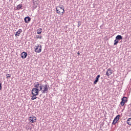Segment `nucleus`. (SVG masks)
<instances>
[{"instance_id":"6","label":"nucleus","mask_w":131,"mask_h":131,"mask_svg":"<svg viewBox=\"0 0 131 131\" xmlns=\"http://www.w3.org/2000/svg\"><path fill=\"white\" fill-rule=\"evenodd\" d=\"M43 89L44 90H42L41 91L42 94H46L49 92V88H48V85L45 84Z\"/></svg>"},{"instance_id":"26","label":"nucleus","mask_w":131,"mask_h":131,"mask_svg":"<svg viewBox=\"0 0 131 131\" xmlns=\"http://www.w3.org/2000/svg\"><path fill=\"white\" fill-rule=\"evenodd\" d=\"M77 55H78V56H80V53L79 52H78L77 53Z\"/></svg>"},{"instance_id":"14","label":"nucleus","mask_w":131,"mask_h":131,"mask_svg":"<svg viewBox=\"0 0 131 131\" xmlns=\"http://www.w3.org/2000/svg\"><path fill=\"white\" fill-rule=\"evenodd\" d=\"M119 118H120V115H118L114 118V120H115V121H117V122L118 121V120H119Z\"/></svg>"},{"instance_id":"13","label":"nucleus","mask_w":131,"mask_h":131,"mask_svg":"<svg viewBox=\"0 0 131 131\" xmlns=\"http://www.w3.org/2000/svg\"><path fill=\"white\" fill-rule=\"evenodd\" d=\"M122 36L120 35H118L116 37V39H117L118 40H121V39H122Z\"/></svg>"},{"instance_id":"22","label":"nucleus","mask_w":131,"mask_h":131,"mask_svg":"<svg viewBox=\"0 0 131 131\" xmlns=\"http://www.w3.org/2000/svg\"><path fill=\"white\" fill-rule=\"evenodd\" d=\"M81 25V21H78V27H79Z\"/></svg>"},{"instance_id":"19","label":"nucleus","mask_w":131,"mask_h":131,"mask_svg":"<svg viewBox=\"0 0 131 131\" xmlns=\"http://www.w3.org/2000/svg\"><path fill=\"white\" fill-rule=\"evenodd\" d=\"M118 42H119V41L118 39H116L114 40V46H116L118 43Z\"/></svg>"},{"instance_id":"27","label":"nucleus","mask_w":131,"mask_h":131,"mask_svg":"<svg viewBox=\"0 0 131 131\" xmlns=\"http://www.w3.org/2000/svg\"><path fill=\"white\" fill-rule=\"evenodd\" d=\"M29 129H31V128H29Z\"/></svg>"},{"instance_id":"24","label":"nucleus","mask_w":131,"mask_h":131,"mask_svg":"<svg viewBox=\"0 0 131 131\" xmlns=\"http://www.w3.org/2000/svg\"><path fill=\"white\" fill-rule=\"evenodd\" d=\"M10 77H11L10 74H7L6 75V78H7V79H8V78H10Z\"/></svg>"},{"instance_id":"15","label":"nucleus","mask_w":131,"mask_h":131,"mask_svg":"<svg viewBox=\"0 0 131 131\" xmlns=\"http://www.w3.org/2000/svg\"><path fill=\"white\" fill-rule=\"evenodd\" d=\"M41 32H42V29L39 28L37 30V34H41Z\"/></svg>"},{"instance_id":"4","label":"nucleus","mask_w":131,"mask_h":131,"mask_svg":"<svg viewBox=\"0 0 131 131\" xmlns=\"http://www.w3.org/2000/svg\"><path fill=\"white\" fill-rule=\"evenodd\" d=\"M29 121L31 123H34V122H36V117L34 116H32V117H29Z\"/></svg>"},{"instance_id":"16","label":"nucleus","mask_w":131,"mask_h":131,"mask_svg":"<svg viewBox=\"0 0 131 131\" xmlns=\"http://www.w3.org/2000/svg\"><path fill=\"white\" fill-rule=\"evenodd\" d=\"M36 96H38L36 94H33V96H31V100H35V99H37V97H36Z\"/></svg>"},{"instance_id":"3","label":"nucleus","mask_w":131,"mask_h":131,"mask_svg":"<svg viewBox=\"0 0 131 131\" xmlns=\"http://www.w3.org/2000/svg\"><path fill=\"white\" fill-rule=\"evenodd\" d=\"M35 53H41V45H38L35 46Z\"/></svg>"},{"instance_id":"21","label":"nucleus","mask_w":131,"mask_h":131,"mask_svg":"<svg viewBox=\"0 0 131 131\" xmlns=\"http://www.w3.org/2000/svg\"><path fill=\"white\" fill-rule=\"evenodd\" d=\"M33 7L34 9H36V8H37V5H36L35 3H33Z\"/></svg>"},{"instance_id":"18","label":"nucleus","mask_w":131,"mask_h":131,"mask_svg":"<svg viewBox=\"0 0 131 131\" xmlns=\"http://www.w3.org/2000/svg\"><path fill=\"white\" fill-rule=\"evenodd\" d=\"M127 123L128 125H131V118H129L127 120Z\"/></svg>"},{"instance_id":"1","label":"nucleus","mask_w":131,"mask_h":131,"mask_svg":"<svg viewBox=\"0 0 131 131\" xmlns=\"http://www.w3.org/2000/svg\"><path fill=\"white\" fill-rule=\"evenodd\" d=\"M62 7L63 6L60 5V6H57L56 8L57 14H58L59 15H61V12L62 14H64V13H65V10H64V8H62Z\"/></svg>"},{"instance_id":"23","label":"nucleus","mask_w":131,"mask_h":131,"mask_svg":"<svg viewBox=\"0 0 131 131\" xmlns=\"http://www.w3.org/2000/svg\"><path fill=\"white\" fill-rule=\"evenodd\" d=\"M116 123H117V122L116 121H115V120H114L112 122V124L115 125V124H116Z\"/></svg>"},{"instance_id":"17","label":"nucleus","mask_w":131,"mask_h":131,"mask_svg":"<svg viewBox=\"0 0 131 131\" xmlns=\"http://www.w3.org/2000/svg\"><path fill=\"white\" fill-rule=\"evenodd\" d=\"M23 6H22V4H19L17 6L16 9H17L18 10H19L20 9H22V7Z\"/></svg>"},{"instance_id":"2","label":"nucleus","mask_w":131,"mask_h":131,"mask_svg":"<svg viewBox=\"0 0 131 131\" xmlns=\"http://www.w3.org/2000/svg\"><path fill=\"white\" fill-rule=\"evenodd\" d=\"M40 91H42V86H40L39 89L37 88H33L32 90V94L38 95V94H39V92H40Z\"/></svg>"},{"instance_id":"7","label":"nucleus","mask_w":131,"mask_h":131,"mask_svg":"<svg viewBox=\"0 0 131 131\" xmlns=\"http://www.w3.org/2000/svg\"><path fill=\"white\" fill-rule=\"evenodd\" d=\"M112 73H113L112 70H111V69L109 68L107 69V71L106 72L105 75H106V76H110V75H111V74H112Z\"/></svg>"},{"instance_id":"11","label":"nucleus","mask_w":131,"mask_h":131,"mask_svg":"<svg viewBox=\"0 0 131 131\" xmlns=\"http://www.w3.org/2000/svg\"><path fill=\"white\" fill-rule=\"evenodd\" d=\"M22 32V29H19L15 33V36L17 37V36H20V34Z\"/></svg>"},{"instance_id":"8","label":"nucleus","mask_w":131,"mask_h":131,"mask_svg":"<svg viewBox=\"0 0 131 131\" xmlns=\"http://www.w3.org/2000/svg\"><path fill=\"white\" fill-rule=\"evenodd\" d=\"M24 20L25 23H29L30 21H31V18L29 16L25 17Z\"/></svg>"},{"instance_id":"9","label":"nucleus","mask_w":131,"mask_h":131,"mask_svg":"<svg viewBox=\"0 0 131 131\" xmlns=\"http://www.w3.org/2000/svg\"><path fill=\"white\" fill-rule=\"evenodd\" d=\"M26 57H27V53L25 52H23L21 54V57L22 59H26Z\"/></svg>"},{"instance_id":"5","label":"nucleus","mask_w":131,"mask_h":131,"mask_svg":"<svg viewBox=\"0 0 131 131\" xmlns=\"http://www.w3.org/2000/svg\"><path fill=\"white\" fill-rule=\"evenodd\" d=\"M127 98H126V97H123L121 100L122 101L120 102V105L122 106H124V104H125V103H126L127 102Z\"/></svg>"},{"instance_id":"12","label":"nucleus","mask_w":131,"mask_h":131,"mask_svg":"<svg viewBox=\"0 0 131 131\" xmlns=\"http://www.w3.org/2000/svg\"><path fill=\"white\" fill-rule=\"evenodd\" d=\"M40 86H42L38 82H36L34 84V88H35V89H38Z\"/></svg>"},{"instance_id":"25","label":"nucleus","mask_w":131,"mask_h":131,"mask_svg":"<svg viewBox=\"0 0 131 131\" xmlns=\"http://www.w3.org/2000/svg\"><path fill=\"white\" fill-rule=\"evenodd\" d=\"M33 4H35V3H37L36 0H33Z\"/></svg>"},{"instance_id":"20","label":"nucleus","mask_w":131,"mask_h":131,"mask_svg":"<svg viewBox=\"0 0 131 131\" xmlns=\"http://www.w3.org/2000/svg\"><path fill=\"white\" fill-rule=\"evenodd\" d=\"M35 38H36V39H38V38H39L40 39H41V38H42V36H39V35H36Z\"/></svg>"},{"instance_id":"10","label":"nucleus","mask_w":131,"mask_h":131,"mask_svg":"<svg viewBox=\"0 0 131 131\" xmlns=\"http://www.w3.org/2000/svg\"><path fill=\"white\" fill-rule=\"evenodd\" d=\"M100 77H101V75H98L95 78V80L94 81V84H97V83L98 82V81H99V78H100Z\"/></svg>"}]
</instances>
